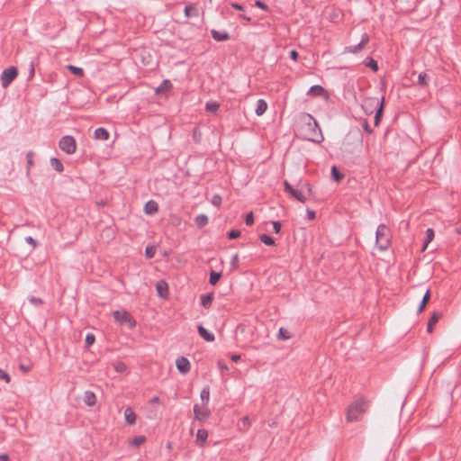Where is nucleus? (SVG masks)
Instances as JSON below:
<instances>
[{
	"label": "nucleus",
	"mask_w": 461,
	"mask_h": 461,
	"mask_svg": "<svg viewBox=\"0 0 461 461\" xmlns=\"http://www.w3.org/2000/svg\"><path fill=\"white\" fill-rule=\"evenodd\" d=\"M146 441V437L145 436H142V435H140V436H137L135 438H133L130 442H129V445L132 447H138L140 446H141L142 444H144Z\"/></svg>",
	"instance_id": "393cba45"
},
{
	"label": "nucleus",
	"mask_w": 461,
	"mask_h": 461,
	"mask_svg": "<svg viewBox=\"0 0 461 461\" xmlns=\"http://www.w3.org/2000/svg\"><path fill=\"white\" fill-rule=\"evenodd\" d=\"M366 66L372 68L374 71H377L378 70V65H377V62L375 60H374L373 59H369L366 62Z\"/></svg>",
	"instance_id": "a19ab883"
},
{
	"label": "nucleus",
	"mask_w": 461,
	"mask_h": 461,
	"mask_svg": "<svg viewBox=\"0 0 461 461\" xmlns=\"http://www.w3.org/2000/svg\"><path fill=\"white\" fill-rule=\"evenodd\" d=\"M59 148L67 154H74L77 150L76 140L72 136L67 135L59 140Z\"/></svg>",
	"instance_id": "423d86ee"
},
{
	"label": "nucleus",
	"mask_w": 461,
	"mask_h": 461,
	"mask_svg": "<svg viewBox=\"0 0 461 461\" xmlns=\"http://www.w3.org/2000/svg\"><path fill=\"white\" fill-rule=\"evenodd\" d=\"M0 380H5L6 383H9L11 378L10 375L5 373L4 370L0 368Z\"/></svg>",
	"instance_id": "09e8293b"
},
{
	"label": "nucleus",
	"mask_w": 461,
	"mask_h": 461,
	"mask_svg": "<svg viewBox=\"0 0 461 461\" xmlns=\"http://www.w3.org/2000/svg\"><path fill=\"white\" fill-rule=\"evenodd\" d=\"M156 290L158 292V294L159 297L161 298H167L168 296V286H167V284L163 281V280H160L158 281L157 284H156Z\"/></svg>",
	"instance_id": "f8f14e48"
},
{
	"label": "nucleus",
	"mask_w": 461,
	"mask_h": 461,
	"mask_svg": "<svg viewBox=\"0 0 461 461\" xmlns=\"http://www.w3.org/2000/svg\"><path fill=\"white\" fill-rule=\"evenodd\" d=\"M219 104L217 102H208L206 103L205 109L208 113H215L219 109Z\"/></svg>",
	"instance_id": "c756f323"
},
{
	"label": "nucleus",
	"mask_w": 461,
	"mask_h": 461,
	"mask_svg": "<svg viewBox=\"0 0 461 461\" xmlns=\"http://www.w3.org/2000/svg\"><path fill=\"white\" fill-rule=\"evenodd\" d=\"M159 401H160V400H159V398H158V396H153V397L150 399V402H151L152 404H157V403H158V402H159Z\"/></svg>",
	"instance_id": "0e129e2a"
},
{
	"label": "nucleus",
	"mask_w": 461,
	"mask_h": 461,
	"mask_svg": "<svg viewBox=\"0 0 461 461\" xmlns=\"http://www.w3.org/2000/svg\"><path fill=\"white\" fill-rule=\"evenodd\" d=\"M208 432L204 429H198L196 432V440L200 446H203L204 442L207 440Z\"/></svg>",
	"instance_id": "4be33fe9"
},
{
	"label": "nucleus",
	"mask_w": 461,
	"mask_h": 461,
	"mask_svg": "<svg viewBox=\"0 0 461 461\" xmlns=\"http://www.w3.org/2000/svg\"><path fill=\"white\" fill-rule=\"evenodd\" d=\"M71 73H73L74 75L79 77H82L84 76V70L83 68H79V67H76V66H73V65H68L66 67Z\"/></svg>",
	"instance_id": "cd10ccee"
},
{
	"label": "nucleus",
	"mask_w": 461,
	"mask_h": 461,
	"mask_svg": "<svg viewBox=\"0 0 461 461\" xmlns=\"http://www.w3.org/2000/svg\"><path fill=\"white\" fill-rule=\"evenodd\" d=\"M29 301L32 303L35 304V305H40V304L42 303V302H41V300L40 298H36V297H33V296L30 297Z\"/></svg>",
	"instance_id": "6e6d98bb"
},
{
	"label": "nucleus",
	"mask_w": 461,
	"mask_h": 461,
	"mask_svg": "<svg viewBox=\"0 0 461 461\" xmlns=\"http://www.w3.org/2000/svg\"><path fill=\"white\" fill-rule=\"evenodd\" d=\"M158 205L157 202H155L153 200H149V202H147L144 206V212L149 215L156 213L158 212Z\"/></svg>",
	"instance_id": "2eb2a0df"
},
{
	"label": "nucleus",
	"mask_w": 461,
	"mask_h": 461,
	"mask_svg": "<svg viewBox=\"0 0 461 461\" xmlns=\"http://www.w3.org/2000/svg\"><path fill=\"white\" fill-rule=\"evenodd\" d=\"M172 84L168 79H165L162 83L155 89L156 94H160L164 91H167L172 88Z\"/></svg>",
	"instance_id": "5701e85b"
},
{
	"label": "nucleus",
	"mask_w": 461,
	"mask_h": 461,
	"mask_svg": "<svg viewBox=\"0 0 461 461\" xmlns=\"http://www.w3.org/2000/svg\"><path fill=\"white\" fill-rule=\"evenodd\" d=\"M260 240L267 246H273L275 244L274 239L267 234L260 235Z\"/></svg>",
	"instance_id": "473e14b6"
},
{
	"label": "nucleus",
	"mask_w": 461,
	"mask_h": 461,
	"mask_svg": "<svg viewBox=\"0 0 461 461\" xmlns=\"http://www.w3.org/2000/svg\"><path fill=\"white\" fill-rule=\"evenodd\" d=\"M17 75L18 71L14 67H10L5 69L1 75V83L3 87H7Z\"/></svg>",
	"instance_id": "0eeeda50"
},
{
	"label": "nucleus",
	"mask_w": 461,
	"mask_h": 461,
	"mask_svg": "<svg viewBox=\"0 0 461 461\" xmlns=\"http://www.w3.org/2000/svg\"><path fill=\"white\" fill-rule=\"evenodd\" d=\"M176 366L177 370L183 374H187L191 369L190 361L185 357H179L176 359Z\"/></svg>",
	"instance_id": "9d476101"
},
{
	"label": "nucleus",
	"mask_w": 461,
	"mask_h": 461,
	"mask_svg": "<svg viewBox=\"0 0 461 461\" xmlns=\"http://www.w3.org/2000/svg\"><path fill=\"white\" fill-rule=\"evenodd\" d=\"M217 365H218V367L220 368L221 371H229V367L221 360H219L217 362Z\"/></svg>",
	"instance_id": "5fc2aeb1"
},
{
	"label": "nucleus",
	"mask_w": 461,
	"mask_h": 461,
	"mask_svg": "<svg viewBox=\"0 0 461 461\" xmlns=\"http://www.w3.org/2000/svg\"><path fill=\"white\" fill-rule=\"evenodd\" d=\"M145 254L148 258H152L156 254V247L155 246H148L145 249Z\"/></svg>",
	"instance_id": "ea45409f"
},
{
	"label": "nucleus",
	"mask_w": 461,
	"mask_h": 461,
	"mask_svg": "<svg viewBox=\"0 0 461 461\" xmlns=\"http://www.w3.org/2000/svg\"><path fill=\"white\" fill-rule=\"evenodd\" d=\"M304 125L302 128V135L304 139L311 141L320 143L323 140L321 131L311 114H304L303 116Z\"/></svg>",
	"instance_id": "f257e3e1"
},
{
	"label": "nucleus",
	"mask_w": 461,
	"mask_h": 461,
	"mask_svg": "<svg viewBox=\"0 0 461 461\" xmlns=\"http://www.w3.org/2000/svg\"><path fill=\"white\" fill-rule=\"evenodd\" d=\"M429 290H427V292L425 293V294L423 296V299H422V301L420 303V307L418 309V312L419 313L423 311V309H424V307H425V305H426V303H427V302L429 300Z\"/></svg>",
	"instance_id": "4c0bfd02"
},
{
	"label": "nucleus",
	"mask_w": 461,
	"mask_h": 461,
	"mask_svg": "<svg viewBox=\"0 0 461 461\" xmlns=\"http://www.w3.org/2000/svg\"><path fill=\"white\" fill-rule=\"evenodd\" d=\"M113 317L120 325H126L129 329H133L136 326L135 320L127 311H114Z\"/></svg>",
	"instance_id": "39448f33"
},
{
	"label": "nucleus",
	"mask_w": 461,
	"mask_h": 461,
	"mask_svg": "<svg viewBox=\"0 0 461 461\" xmlns=\"http://www.w3.org/2000/svg\"><path fill=\"white\" fill-rule=\"evenodd\" d=\"M369 41V38L366 34L363 35L361 41L357 45L348 46L344 49L343 53H352L356 54L361 51L366 44Z\"/></svg>",
	"instance_id": "1a4fd4ad"
},
{
	"label": "nucleus",
	"mask_w": 461,
	"mask_h": 461,
	"mask_svg": "<svg viewBox=\"0 0 461 461\" xmlns=\"http://www.w3.org/2000/svg\"><path fill=\"white\" fill-rule=\"evenodd\" d=\"M198 333L199 335L206 341L212 342L215 338L214 335L211 332H209L203 325L197 326Z\"/></svg>",
	"instance_id": "ddd939ff"
},
{
	"label": "nucleus",
	"mask_w": 461,
	"mask_h": 461,
	"mask_svg": "<svg viewBox=\"0 0 461 461\" xmlns=\"http://www.w3.org/2000/svg\"><path fill=\"white\" fill-rule=\"evenodd\" d=\"M94 138L100 140H107L109 139V132L104 128H97L94 132Z\"/></svg>",
	"instance_id": "f3484780"
},
{
	"label": "nucleus",
	"mask_w": 461,
	"mask_h": 461,
	"mask_svg": "<svg viewBox=\"0 0 461 461\" xmlns=\"http://www.w3.org/2000/svg\"><path fill=\"white\" fill-rule=\"evenodd\" d=\"M306 213H307V217H308L309 220L312 221V220L315 219V212L313 211L308 209L306 211Z\"/></svg>",
	"instance_id": "13d9d810"
},
{
	"label": "nucleus",
	"mask_w": 461,
	"mask_h": 461,
	"mask_svg": "<svg viewBox=\"0 0 461 461\" xmlns=\"http://www.w3.org/2000/svg\"><path fill=\"white\" fill-rule=\"evenodd\" d=\"M273 230L276 233H279L281 230V223L279 221H273Z\"/></svg>",
	"instance_id": "864d4df0"
},
{
	"label": "nucleus",
	"mask_w": 461,
	"mask_h": 461,
	"mask_svg": "<svg viewBox=\"0 0 461 461\" xmlns=\"http://www.w3.org/2000/svg\"><path fill=\"white\" fill-rule=\"evenodd\" d=\"M364 128L365 130L367 131V132H372V130L370 129V127L368 126L367 122H365L364 124Z\"/></svg>",
	"instance_id": "338daca9"
},
{
	"label": "nucleus",
	"mask_w": 461,
	"mask_h": 461,
	"mask_svg": "<svg viewBox=\"0 0 461 461\" xmlns=\"http://www.w3.org/2000/svg\"><path fill=\"white\" fill-rule=\"evenodd\" d=\"M221 274L219 272H211L210 274V284L214 285L220 280Z\"/></svg>",
	"instance_id": "f704fd0d"
},
{
	"label": "nucleus",
	"mask_w": 461,
	"mask_h": 461,
	"mask_svg": "<svg viewBox=\"0 0 461 461\" xmlns=\"http://www.w3.org/2000/svg\"><path fill=\"white\" fill-rule=\"evenodd\" d=\"M194 415L195 420L203 422L210 417L211 411L207 405L199 406L198 404H194Z\"/></svg>",
	"instance_id": "6e6552de"
},
{
	"label": "nucleus",
	"mask_w": 461,
	"mask_h": 461,
	"mask_svg": "<svg viewBox=\"0 0 461 461\" xmlns=\"http://www.w3.org/2000/svg\"><path fill=\"white\" fill-rule=\"evenodd\" d=\"M211 33H212V38L216 41H227L230 38V35L227 32H218L216 30H212Z\"/></svg>",
	"instance_id": "6ab92c4d"
},
{
	"label": "nucleus",
	"mask_w": 461,
	"mask_h": 461,
	"mask_svg": "<svg viewBox=\"0 0 461 461\" xmlns=\"http://www.w3.org/2000/svg\"><path fill=\"white\" fill-rule=\"evenodd\" d=\"M113 366L117 373H125L127 371L126 365L122 361H115Z\"/></svg>",
	"instance_id": "c85d7f7f"
},
{
	"label": "nucleus",
	"mask_w": 461,
	"mask_h": 461,
	"mask_svg": "<svg viewBox=\"0 0 461 461\" xmlns=\"http://www.w3.org/2000/svg\"><path fill=\"white\" fill-rule=\"evenodd\" d=\"M95 341V337L94 334L92 333H88L86 334V346L90 347L92 346Z\"/></svg>",
	"instance_id": "37998d69"
},
{
	"label": "nucleus",
	"mask_w": 461,
	"mask_h": 461,
	"mask_svg": "<svg viewBox=\"0 0 461 461\" xmlns=\"http://www.w3.org/2000/svg\"><path fill=\"white\" fill-rule=\"evenodd\" d=\"M25 240L28 244L32 245L33 248L37 247V241L31 236L25 238Z\"/></svg>",
	"instance_id": "603ef678"
},
{
	"label": "nucleus",
	"mask_w": 461,
	"mask_h": 461,
	"mask_svg": "<svg viewBox=\"0 0 461 461\" xmlns=\"http://www.w3.org/2000/svg\"><path fill=\"white\" fill-rule=\"evenodd\" d=\"M352 140H357V142H361V139L359 137H357L356 140H354L353 138L348 136L343 143V146H344V149L346 151H351L349 149H348V146L349 144L352 142Z\"/></svg>",
	"instance_id": "e433bc0d"
},
{
	"label": "nucleus",
	"mask_w": 461,
	"mask_h": 461,
	"mask_svg": "<svg viewBox=\"0 0 461 461\" xmlns=\"http://www.w3.org/2000/svg\"><path fill=\"white\" fill-rule=\"evenodd\" d=\"M240 236V231L238 230H232L228 233V237L230 240L237 239Z\"/></svg>",
	"instance_id": "de8ad7c7"
},
{
	"label": "nucleus",
	"mask_w": 461,
	"mask_h": 461,
	"mask_svg": "<svg viewBox=\"0 0 461 461\" xmlns=\"http://www.w3.org/2000/svg\"><path fill=\"white\" fill-rule=\"evenodd\" d=\"M194 10H195V9H194V6H192V5H186V6L185 7V10H184V12H185V15L186 17H190V16H191V11H194Z\"/></svg>",
	"instance_id": "3c124183"
},
{
	"label": "nucleus",
	"mask_w": 461,
	"mask_h": 461,
	"mask_svg": "<svg viewBox=\"0 0 461 461\" xmlns=\"http://www.w3.org/2000/svg\"><path fill=\"white\" fill-rule=\"evenodd\" d=\"M221 197L219 194H215L212 199V203L219 207L221 204Z\"/></svg>",
	"instance_id": "49530a36"
},
{
	"label": "nucleus",
	"mask_w": 461,
	"mask_h": 461,
	"mask_svg": "<svg viewBox=\"0 0 461 461\" xmlns=\"http://www.w3.org/2000/svg\"><path fill=\"white\" fill-rule=\"evenodd\" d=\"M441 314L439 312H434L430 319L429 320L427 330L429 332L432 331L433 326L440 319Z\"/></svg>",
	"instance_id": "b1692460"
},
{
	"label": "nucleus",
	"mask_w": 461,
	"mask_h": 461,
	"mask_svg": "<svg viewBox=\"0 0 461 461\" xmlns=\"http://www.w3.org/2000/svg\"><path fill=\"white\" fill-rule=\"evenodd\" d=\"M426 240H425V243L422 247V250H425L429 245V243L433 240L434 238V231L432 229H428L426 230Z\"/></svg>",
	"instance_id": "2f4dec72"
},
{
	"label": "nucleus",
	"mask_w": 461,
	"mask_h": 461,
	"mask_svg": "<svg viewBox=\"0 0 461 461\" xmlns=\"http://www.w3.org/2000/svg\"><path fill=\"white\" fill-rule=\"evenodd\" d=\"M231 6L237 10H240V11H243L244 10V7L240 5V4H236V3H232L231 4Z\"/></svg>",
	"instance_id": "052dcab7"
},
{
	"label": "nucleus",
	"mask_w": 461,
	"mask_h": 461,
	"mask_svg": "<svg viewBox=\"0 0 461 461\" xmlns=\"http://www.w3.org/2000/svg\"><path fill=\"white\" fill-rule=\"evenodd\" d=\"M84 402L89 407L95 406L96 403V396L95 393L92 391H86L84 393Z\"/></svg>",
	"instance_id": "4468645a"
},
{
	"label": "nucleus",
	"mask_w": 461,
	"mask_h": 461,
	"mask_svg": "<svg viewBox=\"0 0 461 461\" xmlns=\"http://www.w3.org/2000/svg\"><path fill=\"white\" fill-rule=\"evenodd\" d=\"M290 57L293 60L296 61L298 59V53L296 50H293L290 51Z\"/></svg>",
	"instance_id": "bf43d9fd"
},
{
	"label": "nucleus",
	"mask_w": 461,
	"mask_h": 461,
	"mask_svg": "<svg viewBox=\"0 0 461 461\" xmlns=\"http://www.w3.org/2000/svg\"><path fill=\"white\" fill-rule=\"evenodd\" d=\"M50 162L51 167L57 172H62L63 171L64 167H63V165H62V163L60 162L59 159H58L57 158H50Z\"/></svg>",
	"instance_id": "bb28decb"
},
{
	"label": "nucleus",
	"mask_w": 461,
	"mask_h": 461,
	"mask_svg": "<svg viewBox=\"0 0 461 461\" xmlns=\"http://www.w3.org/2000/svg\"><path fill=\"white\" fill-rule=\"evenodd\" d=\"M331 176L333 177V179L336 181V182H339L342 179L343 177V175L340 174L339 171H338V168L336 166H333L331 167Z\"/></svg>",
	"instance_id": "c9c22d12"
},
{
	"label": "nucleus",
	"mask_w": 461,
	"mask_h": 461,
	"mask_svg": "<svg viewBox=\"0 0 461 461\" xmlns=\"http://www.w3.org/2000/svg\"><path fill=\"white\" fill-rule=\"evenodd\" d=\"M239 255L238 254H234L232 257H231V259H230V265L232 267L233 269H237L238 267H239Z\"/></svg>",
	"instance_id": "c03bdc74"
},
{
	"label": "nucleus",
	"mask_w": 461,
	"mask_h": 461,
	"mask_svg": "<svg viewBox=\"0 0 461 461\" xmlns=\"http://www.w3.org/2000/svg\"><path fill=\"white\" fill-rule=\"evenodd\" d=\"M240 422L242 423L244 430L248 429L250 426V420L248 416L241 418Z\"/></svg>",
	"instance_id": "a18cd8bd"
},
{
	"label": "nucleus",
	"mask_w": 461,
	"mask_h": 461,
	"mask_svg": "<svg viewBox=\"0 0 461 461\" xmlns=\"http://www.w3.org/2000/svg\"><path fill=\"white\" fill-rule=\"evenodd\" d=\"M200 300H201V304L204 308L208 309L212 305V302L213 300V294L210 293V294H202Z\"/></svg>",
	"instance_id": "412c9836"
},
{
	"label": "nucleus",
	"mask_w": 461,
	"mask_h": 461,
	"mask_svg": "<svg viewBox=\"0 0 461 461\" xmlns=\"http://www.w3.org/2000/svg\"><path fill=\"white\" fill-rule=\"evenodd\" d=\"M285 191L288 192L294 198L301 203H305L307 198L302 191L293 188V186L287 182H285Z\"/></svg>",
	"instance_id": "9b49d317"
},
{
	"label": "nucleus",
	"mask_w": 461,
	"mask_h": 461,
	"mask_svg": "<svg viewBox=\"0 0 461 461\" xmlns=\"http://www.w3.org/2000/svg\"><path fill=\"white\" fill-rule=\"evenodd\" d=\"M245 221L247 225H252L254 223V216L252 212L246 215Z\"/></svg>",
	"instance_id": "8fccbe9b"
},
{
	"label": "nucleus",
	"mask_w": 461,
	"mask_h": 461,
	"mask_svg": "<svg viewBox=\"0 0 461 461\" xmlns=\"http://www.w3.org/2000/svg\"><path fill=\"white\" fill-rule=\"evenodd\" d=\"M255 5L259 7V8H261V9H263V10H267L268 9L267 5L265 3H263V2H261L259 0L255 2Z\"/></svg>",
	"instance_id": "4d7b16f0"
},
{
	"label": "nucleus",
	"mask_w": 461,
	"mask_h": 461,
	"mask_svg": "<svg viewBox=\"0 0 461 461\" xmlns=\"http://www.w3.org/2000/svg\"><path fill=\"white\" fill-rule=\"evenodd\" d=\"M368 407L367 402L363 399H358L355 401L351 405H349L347 411V420L349 422L358 420L362 415L366 411Z\"/></svg>",
	"instance_id": "7ed1b4c3"
},
{
	"label": "nucleus",
	"mask_w": 461,
	"mask_h": 461,
	"mask_svg": "<svg viewBox=\"0 0 461 461\" xmlns=\"http://www.w3.org/2000/svg\"><path fill=\"white\" fill-rule=\"evenodd\" d=\"M376 246L380 250H385L391 242V231L384 224H380L375 233Z\"/></svg>",
	"instance_id": "20e7f679"
},
{
	"label": "nucleus",
	"mask_w": 461,
	"mask_h": 461,
	"mask_svg": "<svg viewBox=\"0 0 461 461\" xmlns=\"http://www.w3.org/2000/svg\"><path fill=\"white\" fill-rule=\"evenodd\" d=\"M230 359L234 362H237L240 359V355L233 354L230 356Z\"/></svg>",
	"instance_id": "e2e57ef3"
},
{
	"label": "nucleus",
	"mask_w": 461,
	"mask_h": 461,
	"mask_svg": "<svg viewBox=\"0 0 461 461\" xmlns=\"http://www.w3.org/2000/svg\"><path fill=\"white\" fill-rule=\"evenodd\" d=\"M384 98L369 97L364 100L362 107L366 113H372L376 109L375 124L378 125L384 111Z\"/></svg>",
	"instance_id": "f03ea898"
},
{
	"label": "nucleus",
	"mask_w": 461,
	"mask_h": 461,
	"mask_svg": "<svg viewBox=\"0 0 461 461\" xmlns=\"http://www.w3.org/2000/svg\"><path fill=\"white\" fill-rule=\"evenodd\" d=\"M19 367H20V369H21L22 371H23L24 373L29 372V371H30V369H31V366H27L23 365V364H21Z\"/></svg>",
	"instance_id": "680f3d73"
},
{
	"label": "nucleus",
	"mask_w": 461,
	"mask_h": 461,
	"mask_svg": "<svg viewBox=\"0 0 461 461\" xmlns=\"http://www.w3.org/2000/svg\"><path fill=\"white\" fill-rule=\"evenodd\" d=\"M0 461H9V457L6 454L0 455Z\"/></svg>",
	"instance_id": "69168bd1"
},
{
	"label": "nucleus",
	"mask_w": 461,
	"mask_h": 461,
	"mask_svg": "<svg viewBox=\"0 0 461 461\" xmlns=\"http://www.w3.org/2000/svg\"><path fill=\"white\" fill-rule=\"evenodd\" d=\"M308 95H312L314 96H318V95H326L327 96V93H326L325 89L321 86H319V85L311 86L308 91Z\"/></svg>",
	"instance_id": "aec40b11"
},
{
	"label": "nucleus",
	"mask_w": 461,
	"mask_h": 461,
	"mask_svg": "<svg viewBox=\"0 0 461 461\" xmlns=\"http://www.w3.org/2000/svg\"><path fill=\"white\" fill-rule=\"evenodd\" d=\"M200 398L203 402V405H207L210 400V389L209 386H205L202 389Z\"/></svg>",
	"instance_id": "a878e982"
},
{
	"label": "nucleus",
	"mask_w": 461,
	"mask_h": 461,
	"mask_svg": "<svg viewBox=\"0 0 461 461\" xmlns=\"http://www.w3.org/2000/svg\"><path fill=\"white\" fill-rule=\"evenodd\" d=\"M418 82L421 86H426L427 83H428V77H427V75L425 73H420L418 76Z\"/></svg>",
	"instance_id": "79ce46f5"
},
{
	"label": "nucleus",
	"mask_w": 461,
	"mask_h": 461,
	"mask_svg": "<svg viewBox=\"0 0 461 461\" xmlns=\"http://www.w3.org/2000/svg\"><path fill=\"white\" fill-rule=\"evenodd\" d=\"M124 418L128 424L133 425L136 422V414L131 407L124 410Z\"/></svg>",
	"instance_id": "dca6fc26"
},
{
	"label": "nucleus",
	"mask_w": 461,
	"mask_h": 461,
	"mask_svg": "<svg viewBox=\"0 0 461 461\" xmlns=\"http://www.w3.org/2000/svg\"><path fill=\"white\" fill-rule=\"evenodd\" d=\"M267 109V104L264 99H258L257 101V106L255 109V113L258 116H261L265 113Z\"/></svg>",
	"instance_id": "a211bd4d"
},
{
	"label": "nucleus",
	"mask_w": 461,
	"mask_h": 461,
	"mask_svg": "<svg viewBox=\"0 0 461 461\" xmlns=\"http://www.w3.org/2000/svg\"><path fill=\"white\" fill-rule=\"evenodd\" d=\"M429 290H427V292L425 293V294L423 296V299H422V301L420 303V307L418 309V312L419 313L423 311V309H424V307H425V305H426V303H427V302L429 300Z\"/></svg>",
	"instance_id": "58836bf2"
},
{
	"label": "nucleus",
	"mask_w": 461,
	"mask_h": 461,
	"mask_svg": "<svg viewBox=\"0 0 461 461\" xmlns=\"http://www.w3.org/2000/svg\"><path fill=\"white\" fill-rule=\"evenodd\" d=\"M241 18L247 20L248 22L250 21V18L249 17H247V16H244V15H240Z\"/></svg>",
	"instance_id": "774afa93"
},
{
	"label": "nucleus",
	"mask_w": 461,
	"mask_h": 461,
	"mask_svg": "<svg viewBox=\"0 0 461 461\" xmlns=\"http://www.w3.org/2000/svg\"><path fill=\"white\" fill-rule=\"evenodd\" d=\"M208 223V217L204 214H200L195 218V224L202 228Z\"/></svg>",
	"instance_id": "7c9ffc66"
},
{
	"label": "nucleus",
	"mask_w": 461,
	"mask_h": 461,
	"mask_svg": "<svg viewBox=\"0 0 461 461\" xmlns=\"http://www.w3.org/2000/svg\"><path fill=\"white\" fill-rule=\"evenodd\" d=\"M291 338V335L288 330L284 328H280L278 330V339L281 340H286Z\"/></svg>",
	"instance_id": "72a5a7b5"
}]
</instances>
